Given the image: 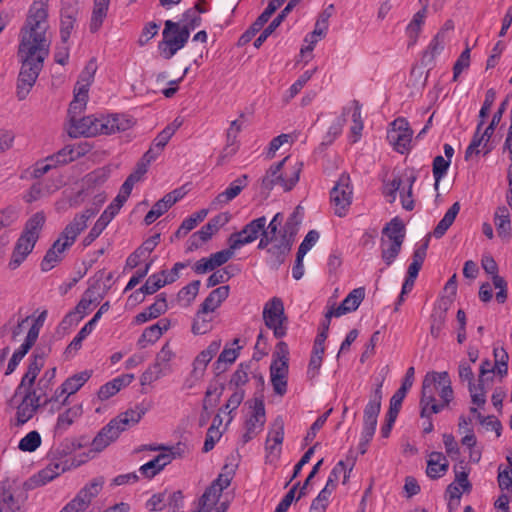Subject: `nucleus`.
Here are the masks:
<instances>
[{"label":"nucleus","instance_id":"55","mask_svg":"<svg viewBox=\"0 0 512 512\" xmlns=\"http://www.w3.org/2000/svg\"><path fill=\"white\" fill-rule=\"evenodd\" d=\"M216 231L207 223L199 231L195 232L189 239V249L198 248L202 243L209 240Z\"/></svg>","mask_w":512,"mask_h":512},{"label":"nucleus","instance_id":"3","mask_svg":"<svg viewBox=\"0 0 512 512\" xmlns=\"http://www.w3.org/2000/svg\"><path fill=\"white\" fill-rule=\"evenodd\" d=\"M45 223V215L37 212L26 222L23 232L15 243L10 261V269L18 268L33 251Z\"/></svg>","mask_w":512,"mask_h":512},{"label":"nucleus","instance_id":"28","mask_svg":"<svg viewBox=\"0 0 512 512\" xmlns=\"http://www.w3.org/2000/svg\"><path fill=\"white\" fill-rule=\"evenodd\" d=\"M145 413V408L141 407L140 405H136L135 407L130 408L123 413H120L117 417L113 418L109 423L113 425L115 429L117 428V432L120 435L122 432L139 423V421L142 419Z\"/></svg>","mask_w":512,"mask_h":512},{"label":"nucleus","instance_id":"15","mask_svg":"<svg viewBox=\"0 0 512 512\" xmlns=\"http://www.w3.org/2000/svg\"><path fill=\"white\" fill-rule=\"evenodd\" d=\"M265 325L273 331L276 338H283L287 333V317L284 313L283 301L273 297L265 303L263 308Z\"/></svg>","mask_w":512,"mask_h":512},{"label":"nucleus","instance_id":"26","mask_svg":"<svg viewBox=\"0 0 512 512\" xmlns=\"http://www.w3.org/2000/svg\"><path fill=\"white\" fill-rule=\"evenodd\" d=\"M346 466L343 461L338 462L331 470L325 487L319 492L318 496L313 500L324 506H328L329 499L333 491L336 489L338 481L342 474H344V481L346 480Z\"/></svg>","mask_w":512,"mask_h":512},{"label":"nucleus","instance_id":"62","mask_svg":"<svg viewBox=\"0 0 512 512\" xmlns=\"http://www.w3.org/2000/svg\"><path fill=\"white\" fill-rule=\"evenodd\" d=\"M415 178L409 177L407 179V187H403L401 191V203L405 210L411 211L414 208V201L412 199V187Z\"/></svg>","mask_w":512,"mask_h":512},{"label":"nucleus","instance_id":"25","mask_svg":"<svg viewBox=\"0 0 512 512\" xmlns=\"http://www.w3.org/2000/svg\"><path fill=\"white\" fill-rule=\"evenodd\" d=\"M73 466V462L66 456L54 457L35 475V481L40 485H45Z\"/></svg>","mask_w":512,"mask_h":512},{"label":"nucleus","instance_id":"59","mask_svg":"<svg viewBox=\"0 0 512 512\" xmlns=\"http://www.w3.org/2000/svg\"><path fill=\"white\" fill-rule=\"evenodd\" d=\"M63 259H64V256L61 255L59 253V250L55 249V246L52 244V246L46 252V254L41 262L42 271H45V272L50 271L57 264H59Z\"/></svg>","mask_w":512,"mask_h":512},{"label":"nucleus","instance_id":"13","mask_svg":"<svg viewBox=\"0 0 512 512\" xmlns=\"http://www.w3.org/2000/svg\"><path fill=\"white\" fill-rule=\"evenodd\" d=\"M94 214L95 211L87 209L75 215L73 220L65 226L53 243L55 249L59 250L61 255L65 256V252L75 243L80 233L85 230L88 220L93 217Z\"/></svg>","mask_w":512,"mask_h":512},{"label":"nucleus","instance_id":"45","mask_svg":"<svg viewBox=\"0 0 512 512\" xmlns=\"http://www.w3.org/2000/svg\"><path fill=\"white\" fill-rule=\"evenodd\" d=\"M212 321V313L200 307L192 324V332L196 335L206 334L212 329Z\"/></svg>","mask_w":512,"mask_h":512},{"label":"nucleus","instance_id":"52","mask_svg":"<svg viewBox=\"0 0 512 512\" xmlns=\"http://www.w3.org/2000/svg\"><path fill=\"white\" fill-rule=\"evenodd\" d=\"M284 439V428L282 423H280L276 428L271 430L268 434L267 440H266V448L271 453L273 452H279L280 446Z\"/></svg>","mask_w":512,"mask_h":512},{"label":"nucleus","instance_id":"56","mask_svg":"<svg viewBox=\"0 0 512 512\" xmlns=\"http://www.w3.org/2000/svg\"><path fill=\"white\" fill-rule=\"evenodd\" d=\"M199 288L200 281H192L178 292V300L184 305H189L196 298Z\"/></svg>","mask_w":512,"mask_h":512},{"label":"nucleus","instance_id":"35","mask_svg":"<svg viewBox=\"0 0 512 512\" xmlns=\"http://www.w3.org/2000/svg\"><path fill=\"white\" fill-rule=\"evenodd\" d=\"M444 156L438 155L433 160L432 172L437 186L440 181L446 176L454 155V148L450 144H444Z\"/></svg>","mask_w":512,"mask_h":512},{"label":"nucleus","instance_id":"31","mask_svg":"<svg viewBox=\"0 0 512 512\" xmlns=\"http://www.w3.org/2000/svg\"><path fill=\"white\" fill-rule=\"evenodd\" d=\"M343 114L350 115L351 117L352 124L350 127L349 140L351 143H356L360 140L364 128L359 102L356 100L352 101L344 108Z\"/></svg>","mask_w":512,"mask_h":512},{"label":"nucleus","instance_id":"16","mask_svg":"<svg viewBox=\"0 0 512 512\" xmlns=\"http://www.w3.org/2000/svg\"><path fill=\"white\" fill-rule=\"evenodd\" d=\"M413 131L409 122L399 117L389 126L387 131V140L389 144L399 153H405L411 149Z\"/></svg>","mask_w":512,"mask_h":512},{"label":"nucleus","instance_id":"29","mask_svg":"<svg viewBox=\"0 0 512 512\" xmlns=\"http://www.w3.org/2000/svg\"><path fill=\"white\" fill-rule=\"evenodd\" d=\"M247 186V176L242 175L235 179L230 185L211 202L212 209L220 208L235 199Z\"/></svg>","mask_w":512,"mask_h":512},{"label":"nucleus","instance_id":"43","mask_svg":"<svg viewBox=\"0 0 512 512\" xmlns=\"http://www.w3.org/2000/svg\"><path fill=\"white\" fill-rule=\"evenodd\" d=\"M427 16V1L422 9L415 13L406 27V35L409 39V45H414L417 42L418 36L421 32L422 26Z\"/></svg>","mask_w":512,"mask_h":512},{"label":"nucleus","instance_id":"39","mask_svg":"<svg viewBox=\"0 0 512 512\" xmlns=\"http://www.w3.org/2000/svg\"><path fill=\"white\" fill-rule=\"evenodd\" d=\"M510 212L506 206H499L494 213V224L497 234L503 240H509L512 235Z\"/></svg>","mask_w":512,"mask_h":512},{"label":"nucleus","instance_id":"20","mask_svg":"<svg viewBox=\"0 0 512 512\" xmlns=\"http://www.w3.org/2000/svg\"><path fill=\"white\" fill-rule=\"evenodd\" d=\"M78 115H69L70 127L68 133L71 137H91L104 134L102 117L86 116L78 119Z\"/></svg>","mask_w":512,"mask_h":512},{"label":"nucleus","instance_id":"60","mask_svg":"<svg viewBox=\"0 0 512 512\" xmlns=\"http://www.w3.org/2000/svg\"><path fill=\"white\" fill-rule=\"evenodd\" d=\"M161 336V328L153 324L143 331L140 338L138 339V345L144 348L147 344L155 343L160 339Z\"/></svg>","mask_w":512,"mask_h":512},{"label":"nucleus","instance_id":"47","mask_svg":"<svg viewBox=\"0 0 512 512\" xmlns=\"http://www.w3.org/2000/svg\"><path fill=\"white\" fill-rule=\"evenodd\" d=\"M460 211V205L458 202H455L445 213L444 217L440 220L433 231V235L436 238H441L449 227L455 221L456 216Z\"/></svg>","mask_w":512,"mask_h":512},{"label":"nucleus","instance_id":"63","mask_svg":"<svg viewBox=\"0 0 512 512\" xmlns=\"http://www.w3.org/2000/svg\"><path fill=\"white\" fill-rule=\"evenodd\" d=\"M469 391L472 403L477 407H483L486 403V390L483 384L481 382L477 386L470 384Z\"/></svg>","mask_w":512,"mask_h":512},{"label":"nucleus","instance_id":"44","mask_svg":"<svg viewBox=\"0 0 512 512\" xmlns=\"http://www.w3.org/2000/svg\"><path fill=\"white\" fill-rule=\"evenodd\" d=\"M39 406V400L34 395H27L17 407L16 419L19 424L29 421Z\"/></svg>","mask_w":512,"mask_h":512},{"label":"nucleus","instance_id":"27","mask_svg":"<svg viewBox=\"0 0 512 512\" xmlns=\"http://www.w3.org/2000/svg\"><path fill=\"white\" fill-rule=\"evenodd\" d=\"M64 408L65 409L58 414L54 427L55 432L59 434L67 431L83 415L82 402H72L70 405L65 406Z\"/></svg>","mask_w":512,"mask_h":512},{"label":"nucleus","instance_id":"32","mask_svg":"<svg viewBox=\"0 0 512 512\" xmlns=\"http://www.w3.org/2000/svg\"><path fill=\"white\" fill-rule=\"evenodd\" d=\"M119 436L117 428L115 429L110 423L105 425L91 442V449L89 451V453H93L91 457L105 450L110 444L115 442Z\"/></svg>","mask_w":512,"mask_h":512},{"label":"nucleus","instance_id":"4","mask_svg":"<svg viewBox=\"0 0 512 512\" xmlns=\"http://www.w3.org/2000/svg\"><path fill=\"white\" fill-rule=\"evenodd\" d=\"M18 55L21 59L22 66L17 82V97L19 100H24L34 86L43 68L44 60L48 55H42L35 51L30 54L23 52L22 49L18 50Z\"/></svg>","mask_w":512,"mask_h":512},{"label":"nucleus","instance_id":"42","mask_svg":"<svg viewBox=\"0 0 512 512\" xmlns=\"http://www.w3.org/2000/svg\"><path fill=\"white\" fill-rule=\"evenodd\" d=\"M110 0H94L89 29L92 33L98 32L103 25L109 10Z\"/></svg>","mask_w":512,"mask_h":512},{"label":"nucleus","instance_id":"14","mask_svg":"<svg viewBox=\"0 0 512 512\" xmlns=\"http://www.w3.org/2000/svg\"><path fill=\"white\" fill-rule=\"evenodd\" d=\"M353 199V188L349 175L341 174L330 191V202L334 214L338 217L347 215Z\"/></svg>","mask_w":512,"mask_h":512},{"label":"nucleus","instance_id":"48","mask_svg":"<svg viewBox=\"0 0 512 512\" xmlns=\"http://www.w3.org/2000/svg\"><path fill=\"white\" fill-rule=\"evenodd\" d=\"M43 365L44 356L40 354H34L32 360L29 363L27 372L22 378L21 384L23 386H31L34 383Z\"/></svg>","mask_w":512,"mask_h":512},{"label":"nucleus","instance_id":"58","mask_svg":"<svg viewBox=\"0 0 512 512\" xmlns=\"http://www.w3.org/2000/svg\"><path fill=\"white\" fill-rule=\"evenodd\" d=\"M316 72V68L307 70L303 74L299 76V78L290 86L287 91L286 100L294 98L305 86V84L312 78L314 73Z\"/></svg>","mask_w":512,"mask_h":512},{"label":"nucleus","instance_id":"5","mask_svg":"<svg viewBox=\"0 0 512 512\" xmlns=\"http://www.w3.org/2000/svg\"><path fill=\"white\" fill-rule=\"evenodd\" d=\"M288 158H284L277 164L272 165L262 179V187L266 190H272L274 187H280L284 191L291 190L299 181L302 163L296 162L290 167H286Z\"/></svg>","mask_w":512,"mask_h":512},{"label":"nucleus","instance_id":"11","mask_svg":"<svg viewBox=\"0 0 512 512\" xmlns=\"http://www.w3.org/2000/svg\"><path fill=\"white\" fill-rule=\"evenodd\" d=\"M92 371L84 370L68 377L52 395L50 402L57 410L72 403L71 397L76 394L91 378Z\"/></svg>","mask_w":512,"mask_h":512},{"label":"nucleus","instance_id":"36","mask_svg":"<svg viewBox=\"0 0 512 512\" xmlns=\"http://www.w3.org/2000/svg\"><path fill=\"white\" fill-rule=\"evenodd\" d=\"M221 345L222 342L220 339L210 342L205 349L196 355L192 361L191 367L195 370L201 371L203 374H206L208 364L219 352Z\"/></svg>","mask_w":512,"mask_h":512},{"label":"nucleus","instance_id":"53","mask_svg":"<svg viewBox=\"0 0 512 512\" xmlns=\"http://www.w3.org/2000/svg\"><path fill=\"white\" fill-rule=\"evenodd\" d=\"M402 245L380 241L381 258L386 266H390L401 251Z\"/></svg>","mask_w":512,"mask_h":512},{"label":"nucleus","instance_id":"61","mask_svg":"<svg viewBox=\"0 0 512 512\" xmlns=\"http://www.w3.org/2000/svg\"><path fill=\"white\" fill-rule=\"evenodd\" d=\"M223 388L218 385H209L206 390L205 398L203 401L204 409L213 407L222 395Z\"/></svg>","mask_w":512,"mask_h":512},{"label":"nucleus","instance_id":"1","mask_svg":"<svg viewBox=\"0 0 512 512\" xmlns=\"http://www.w3.org/2000/svg\"><path fill=\"white\" fill-rule=\"evenodd\" d=\"M50 0H33L28 8L26 20L20 30L19 49L23 52H38L49 55L51 39L49 30Z\"/></svg>","mask_w":512,"mask_h":512},{"label":"nucleus","instance_id":"64","mask_svg":"<svg viewBox=\"0 0 512 512\" xmlns=\"http://www.w3.org/2000/svg\"><path fill=\"white\" fill-rule=\"evenodd\" d=\"M319 240V233L315 230H310L303 241L301 242L299 248H298V254L301 256H305L311 248L317 243Z\"/></svg>","mask_w":512,"mask_h":512},{"label":"nucleus","instance_id":"49","mask_svg":"<svg viewBox=\"0 0 512 512\" xmlns=\"http://www.w3.org/2000/svg\"><path fill=\"white\" fill-rule=\"evenodd\" d=\"M165 271L161 273H154L148 277L145 284L141 287V292L144 294H153L158 291L160 288L167 284V281L164 278Z\"/></svg>","mask_w":512,"mask_h":512},{"label":"nucleus","instance_id":"7","mask_svg":"<svg viewBox=\"0 0 512 512\" xmlns=\"http://www.w3.org/2000/svg\"><path fill=\"white\" fill-rule=\"evenodd\" d=\"M289 372V349L285 342H279L273 353L270 365V381L276 394L283 396L287 392Z\"/></svg>","mask_w":512,"mask_h":512},{"label":"nucleus","instance_id":"12","mask_svg":"<svg viewBox=\"0 0 512 512\" xmlns=\"http://www.w3.org/2000/svg\"><path fill=\"white\" fill-rule=\"evenodd\" d=\"M383 381H378L370 394L369 402L364 409L363 430L361 433V445L368 444L374 436L377 418L381 409Z\"/></svg>","mask_w":512,"mask_h":512},{"label":"nucleus","instance_id":"57","mask_svg":"<svg viewBox=\"0 0 512 512\" xmlns=\"http://www.w3.org/2000/svg\"><path fill=\"white\" fill-rule=\"evenodd\" d=\"M364 295L365 291L363 288L354 289L345 297L341 304L345 307L348 313L355 311L361 304Z\"/></svg>","mask_w":512,"mask_h":512},{"label":"nucleus","instance_id":"6","mask_svg":"<svg viewBox=\"0 0 512 512\" xmlns=\"http://www.w3.org/2000/svg\"><path fill=\"white\" fill-rule=\"evenodd\" d=\"M232 478L231 471H222L205 490L199 499L198 509L194 512H226L228 502L220 501V498L223 490L230 485Z\"/></svg>","mask_w":512,"mask_h":512},{"label":"nucleus","instance_id":"38","mask_svg":"<svg viewBox=\"0 0 512 512\" xmlns=\"http://www.w3.org/2000/svg\"><path fill=\"white\" fill-rule=\"evenodd\" d=\"M469 472L463 467L461 471L455 470V480L449 484L446 493L450 500H459L463 492L470 491L471 484L468 480Z\"/></svg>","mask_w":512,"mask_h":512},{"label":"nucleus","instance_id":"19","mask_svg":"<svg viewBox=\"0 0 512 512\" xmlns=\"http://www.w3.org/2000/svg\"><path fill=\"white\" fill-rule=\"evenodd\" d=\"M266 217L262 216L246 224L239 232L232 233L228 238V245L232 250H238L244 245L254 242L260 233L265 230Z\"/></svg>","mask_w":512,"mask_h":512},{"label":"nucleus","instance_id":"8","mask_svg":"<svg viewBox=\"0 0 512 512\" xmlns=\"http://www.w3.org/2000/svg\"><path fill=\"white\" fill-rule=\"evenodd\" d=\"M298 224L297 215L293 213L285 224L284 235L280 239L275 238V242L267 249V262L272 268H278L285 261L291 250L292 238L297 232Z\"/></svg>","mask_w":512,"mask_h":512},{"label":"nucleus","instance_id":"9","mask_svg":"<svg viewBox=\"0 0 512 512\" xmlns=\"http://www.w3.org/2000/svg\"><path fill=\"white\" fill-rule=\"evenodd\" d=\"M162 32V41L158 44V50L165 59H171L179 50H181L190 35L187 29H183L181 24L172 20H166Z\"/></svg>","mask_w":512,"mask_h":512},{"label":"nucleus","instance_id":"22","mask_svg":"<svg viewBox=\"0 0 512 512\" xmlns=\"http://www.w3.org/2000/svg\"><path fill=\"white\" fill-rule=\"evenodd\" d=\"M74 158V149L71 146H65L56 154L38 161L34 166L33 175L37 178L41 177L50 170L56 168L58 165L67 164L73 161Z\"/></svg>","mask_w":512,"mask_h":512},{"label":"nucleus","instance_id":"34","mask_svg":"<svg viewBox=\"0 0 512 512\" xmlns=\"http://www.w3.org/2000/svg\"><path fill=\"white\" fill-rule=\"evenodd\" d=\"M104 134L127 131L134 125V119L128 115L115 114L102 116Z\"/></svg>","mask_w":512,"mask_h":512},{"label":"nucleus","instance_id":"24","mask_svg":"<svg viewBox=\"0 0 512 512\" xmlns=\"http://www.w3.org/2000/svg\"><path fill=\"white\" fill-rule=\"evenodd\" d=\"M482 128L483 121H479L473 138L465 151L466 160L480 154L487 155L492 151L493 146L490 144V139L493 134L489 133L485 129L482 130Z\"/></svg>","mask_w":512,"mask_h":512},{"label":"nucleus","instance_id":"23","mask_svg":"<svg viewBox=\"0 0 512 512\" xmlns=\"http://www.w3.org/2000/svg\"><path fill=\"white\" fill-rule=\"evenodd\" d=\"M252 415L247 419L245 424V433L243 434V442L250 441L256 434L262 431L266 422L264 402L260 398H255L252 402Z\"/></svg>","mask_w":512,"mask_h":512},{"label":"nucleus","instance_id":"2","mask_svg":"<svg viewBox=\"0 0 512 512\" xmlns=\"http://www.w3.org/2000/svg\"><path fill=\"white\" fill-rule=\"evenodd\" d=\"M454 393L448 372H428L422 382L421 417L441 412L453 400Z\"/></svg>","mask_w":512,"mask_h":512},{"label":"nucleus","instance_id":"41","mask_svg":"<svg viewBox=\"0 0 512 512\" xmlns=\"http://www.w3.org/2000/svg\"><path fill=\"white\" fill-rule=\"evenodd\" d=\"M229 292L230 288L227 285L217 287L216 289L212 290L209 293V295L205 298L200 307L206 311L213 313L228 298Z\"/></svg>","mask_w":512,"mask_h":512},{"label":"nucleus","instance_id":"51","mask_svg":"<svg viewBox=\"0 0 512 512\" xmlns=\"http://www.w3.org/2000/svg\"><path fill=\"white\" fill-rule=\"evenodd\" d=\"M446 42L447 37L445 35V29H440L429 43L425 51V55L430 56L431 58L439 55L443 51Z\"/></svg>","mask_w":512,"mask_h":512},{"label":"nucleus","instance_id":"46","mask_svg":"<svg viewBox=\"0 0 512 512\" xmlns=\"http://www.w3.org/2000/svg\"><path fill=\"white\" fill-rule=\"evenodd\" d=\"M206 11L207 9L200 5H196L194 8L187 10L183 14L182 19L177 23L181 24L184 30L187 29L188 34L190 35L191 32L201 23L200 13H205Z\"/></svg>","mask_w":512,"mask_h":512},{"label":"nucleus","instance_id":"50","mask_svg":"<svg viewBox=\"0 0 512 512\" xmlns=\"http://www.w3.org/2000/svg\"><path fill=\"white\" fill-rule=\"evenodd\" d=\"M180 123H172L165 127L154 139L153 146L157 149V152H162L164 147L167 145L171 137L175 134L176 130L179 128Z\"/></svg>","mask_w":512,"mask_h":512},{"label":"nucleus","instance_id":"33","mask_svg":"<svg viewBox=\"0 0 512 512\" xmlns=\"http://www.w3.org/2000/svg\"><path fill=\"white\" fill-rule=\"evenodd\" d=\"M405 225L399 217H394L382 229L380 241L402 245L405 239Z\"/></svg>","mask_w":512,"mask_h":512},{"label":"nucleus","instance_id":"54","mask_svg":"<svg viewBox=\"0 0 512 512\" xmlns=\"http://www.w3.org/2000/svg\"><path fill=\"white\" fill-rule=\"evenodd\" d=\"M41 445V436L37 431L27 433L18 444V448L23 452H34Z\"/></svg>","mask_w":512,"mask_h":512},{"label":"nucleus","instance_id":"10","mask_svg":"<svg viewBox=\"0 0 512 512\" xmlns=\"http://www.w3.org/2000/svg\"><path fill=\"white\" fill-rule=\"evenodd\" d=\"M174 359L175 352L168 343L164 344L156 354L154 362L141 374L140 384L142 386L151 385L162 377L171 374Z\"/></svg>","mask_w":512,"mask_h":512},{"label":"nucleus","instance_id":"37","mask_svg":"<svg viewBox=\"0 0 512 512\" xmlns=\"http://www.w3.org/2000/svg\"><path fill=\"white\" fill-rule=\"evenodd\" d=\"M179 199L177 191L166 194L162 199L157 201L151 210L146 214L144 222L146 225H150L155 222L160 216H162L172 205H174Z\"/></svg>","mask_w":512,"mask_h":512},{"label":"nucleus","instance_id":"40","mask_svg":"<svg viewBox=\"0 0 512 512\" xmlns=\"http://www.w3.org/2000/svg\"><path fill=\"white\" fill-rule=\"evenodd\" d=\"M449 468V462L446 456L440 452H432L427 460V476L432 479L442 477Z\"/></svg>","mask_w":512,"mask_h":512},{"label":"nucleus","instance_id":"18","mask_svg":"<svg viewBox=\"0 0 512 512\" xmlns=\"http://www.w3.org/2000/svg\"><path fill=\"white\" fill-rule=\"evenodd\" d=\"M101 300L102 296L96 289H87L74 310L66 314L62 323L66 326H72L79 323L98 304H100Z\"/></svg>","mask_w":512,"mask_h":512},{"label":"nucleus","instance_id":"17","mask_svg":"<svg viewBox=\"0 0 512 512\" xmlns=\"http://www.w3.org/2000/svg\"><path fill=\"white\" fill-rule=\"evenodd\" d=\"M103 485L104 479L102 477L94 478L60 512H87L89 505L101 492Z\"/></svg>","mask_w":512,"mask_h":512},{"label":"nucleus","instance_id":"21","mask_svg":"<svg viewBox=\"0 0 512 512\" xmlns=\"http://www.w3.org/2000/svg\"><path fill=\"white\" fill-rule=\"evenodd\" d=\"M151 450H161L162 452L139 468V472L146 478L154 477L173 459L180 456L179 447H152Z\"/></svg>","mask_w":512,"mask_h":512},{"label":"nucleus","instance_id":"30","mask_svg":"<svg viewBox=\"0 0 512 512\" xmlns=\"http://www.w3.org/2000/svg\"><path fill=\"white\" fill-rule=\"evenodd\" d=\"M133 374H122L103 384L97 393L100 401H106L116 395L120 390L130 385L134 380Z\"/></svg>","mask_w":512,"mask_h":512}]
</instances>
